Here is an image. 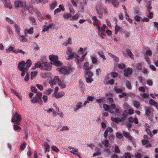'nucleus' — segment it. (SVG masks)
Instances as JSON below:
<instances>
[{"label":"nucleus","mask_w":158,"mask_h":158,"mask_svg":"<svg viewBox=\"0 0 158 158\" xmlns=\"http://www.w3.org/2000/svg\"><path fill=\"white\" fill-rule=\"evenodd\" d=\"M57 70L61 72L63 74H69L70 73L72 69L70 67L64 66L61 68H58Z\"/></svg>","instance_id":"20e7f679"},{"label":"nucleus","mask_w":158,"mask_h":158,"mask_svg":"<svg viewBox=\"0 0 158 158\" xmlns=\"http://www.w3.org/2000/svg\"><path fill=\"white\" fill-rule=\"evenodd\" d=\"M103 107L105 111H107L109 109H110L109 106L106 104H104L103 105Z\"/></svg>","instance_id":"09e8293b"},{"label":"nucleus","mask_w":158,"mask_h":158,"mask_svg":"<svg viewBox=\"0 0 158 158\" xmlns=\"http://www.w3.org/2000/svg\"><path fill=\"white\" fill-rule=\"evenodd\" d=\"M106 25L105 24H103L102 25V27L100 28V32H104L105 31V28L106 27Z\"/></svg>","instance_id":"a19ab883"},{"label":"nucleus","mask_w":158,"mask_h":158,"mask_svg":"<svg viewBox=\"0 0 158 158\" xmlns=\"http://www.w3.org/2000/svg\"><path fill=\"white\" fill-rule=\"evenodd\" d=\"M15 28L16 31L17 32L18 35H19V29L18 26L16 24H15Z\"/></svg>","instance_id":"3c124183"},{"label":"nucleus","mask_w":158,"mask_h":158,"mask_svg":"<svg viewBox=\"0 0 158 158\" xmlns=\"http://www.w3.org/2000/svg\"><path fill=\"white\" fill-rule=\"evenodd\" d=\"M80 16L79 14H76L74 16L72 15L70 20L71 21L73 20H77L78 19L79 17Z\"/></svg>","instance_id":"412c9836"},{"label":"nucleus","mask_w":158,"mask_h":158,"mask_svg":"<svg viewBox=\"0 0 158 158\" xmlns=\"http://www.w3.org/2000/svg\"><path fill=\"white\" fill-rule=\"evenodd\" d=\"M56 5V2H54L50 6V9L51 10H53Z\"/></svg>","instance_id":"473e14b6"},{"label":"nucleus","mask_w":158,"mask_h":158,"mask_svg":"<svg viewBox=\"0 0 158 158\" xmlns=\"http://www.w3.org/2000/svg\"><path fill=\"white\" fill-rule=\"evenodd\" d=\"M12 121L15 124L19 125L20 123L19 121H20V115L18 114L17 112L13 113Z\"/></svg>","instance_id":"39448f33"},{"label":"nucleus","mask_w":158,"mask_h":158,"mask_svg":"<svg viewBox=\"0 0 158 158\" xmlns=\"http://www.w3.org/2000/svg\"><path fill=\"white\" fill-rule=\"evenodd\" d=\"M72 51L71 48L68 47L67 48V49L66 51L67 54L69 55L70 54L72 53Z\"/></svg>","instance_id":"58836bf2"},{"label":"nucleus","mask_w":158,"mask_h":158,"mask_svg":"<svg viewBox=\"0 0 158 158\" xmlns=\"http://www.w3.org/2000/svg\"><path fill=\"white\" fill-rule=\"evenodd\" d=\"M83 106V104L81 102H79L74 108V110L75 111H76L79 108H81Z\"/></svg>","instance_id":"f3484780"},{"label":"nucleus","mask_w":158,"mask_h":158,"mask_svg":"<svg viewBox=\"0 0 158 158\" xmlns=\"http://www.w3.org/2000/svg\"><path fill=\"white\" fill-rule=\"evenodd\" d=\"M91 60L93 64H96L98 61V60L96 58L94 57H91Z\"/></svg>","instance_id":"de8ad7c7"},{"label":"nucleus","mask_w":158,"mask_h":158,"mask_svg":"<svg viewBox=\"0 0 158 158\" xmlns=\"http://www.w3.org/2000/svg\"><path fill=\"white\" fill-rule=\"evenodd\" d=\"M122 29V28L120 27L117 25H116L115 26V34L116 35L118 32L121 30Z\"/></svg>","instance_id":"5701e85b"},{"label":"nucleus","mask_w":158,"mask_h":158,"mask_svg":"<svg viewBox=\"0 0 158 158\" xmlns=\"http://www.w3.org/2000/svg\"><path fill=\"white\" fill-rule=\"evenodd\" d=\"M91 67V66L89 67V64L87 62H85L84 64L83 68L86 70H88Z\"/></svg>","instance_id":"2eb2a0df"},{"label":"nucleus","mask_w":158,"mask_h":158,"mask_svg":"<svg viewBox=\"0 0 158 158\" xmlns=\"http://www.w3.org/2000/svg\"><path fill=\"white\" fill-rule=\"evenodd\" d=\"M111 119L112 121L117 123L118 122H121L123 120H124V118L123 117H121V118L119 117H117L115 118H111Z\"/></svg>","instance_id":"f8f14e48"},{"label":"nucleus","mask_w":158,"mask_h":158,"mask_svg":"<svg viewBox=\"0 0 158 158\" xmlns=\"http://www.w3.org/2000/svg\"><path fill=\"white\" fill-rule=\"evenodd\" d=\"M36 86L40 90H43V87L42 85L40 84H37Z\"/></svg>","instance_id":"4d7b16f0"},{"label":"nucleus","mask_w":158,"mask_h":158,"mask_svg":"<svg viewBox=\"0 0 158 158\" xmlns=\"http://www.w3.org/2000/svg\"><path fill=\"white\" fill-rule=\"evenodd\" d=\"M114 151L116 153H120V151L118 146H115L114 148Z\"/></svg>","instance_id":"774afa93"},{"label":"nucleus","mask_w":158,"mask_h":158,"mask_svg":"<svg viewBox=\"0 0 158 158\" xmlns=\"http://www.w3.org/2000/svg\"><path fill=\"white\" fill-rule=\"evenodd\" d=\"M52 81L54 85H56L58 84H59V82H60L59 81V78L57 76H56L55 77L53 81Z\"/></svg>","instance_id":"aec40b11"},{"label":"nucleus","mask_w":158,"mask_h":158,"mask_svg":"<svg viewBox=\"0 0 158 158\" xmlns=\"http://www.w3.org/2000/svg\"><path fill=\"white\" fill-rule=\"evenodd\" d=\"M6 20L7 22H8V23H10V24L14 23L13 21L12 20L10 19L9 18L6 17Z\"/></svg>","instance_id":"864d4df0"},{"label":"nucleus","mask_w":158,"mask_h":158,"mask_svg":"<svg viewBox=\"0 0 158 158\" xmlns=\"http://www.w3.org/2000/svg\"><path fill=\"white\" fill-rule=\"evenodd\" d=\"M29 19L31 21H32V23H34V25H36V23L35 22V19L34 17L31 16L29 17Z\"/></svg>","instance_id":"603ef678"},{"label":"nucleus","mask_w":158,"mask_h":158,"mask_svg":"<svg viewBox=\"0 0 158 158\" xmlns=\"http://www.w3.org/2000/svg\"><path fill=\"white\" fill-rule=\"evenodd\" d=\"M126 52L127 55L129 56L131 58H132V57L133 56V55L131 51L129 49H126Z\"/></svg>","instance_id":"a878e982"},{"label":"nucleus","mask_w":158,"mask_h":158,"mask_svg":"<svg viewBox=\"0 0 158 158\" xmlns=\"http://www.w3.org/2000/svg\"><path fill=\"white\" fill-rule=\"evenodd\" d=\"M31 91L32 92L36 93L37 92V89L35 87L31 86Z\"/></svg>","instance_id":"e2e57ef3"},{"label":"nucleus","mask_w":158,"mask_h":158,"mask_svg":"<svg viewBox=\"0 0 158 158\" xmlns=\"http://www.w3.org/2000/svg\"><path fill=\"white\" fill-rule=\"evenodd\" d=\"M45 152H49V146L47 144H45L44 145Z\"/></svg>","instance_id":"c9c22d12"},{"label":"nucleus","mask_w":158,"mask_h":158,"mask_svg":"<svg viewBox=\"0 0 158 158\" xmlns=\"http://www.w3.org/2000/svg\"><path fill=\"white\" fill-rule=\"evenodd\" d=\"M2 1L5 7L11 9L12 6L11 5L9 0H0V2Z\"/></svg>","instance_id":"9d476101"},{"label":"nucleus","mask_w":158,"mask_h":158,"mask_svg":"<svg viewBox=\"0 0 158 158\" xmlns=\"http://www.w3.org/2000/svg\"><path fill=\"white\" fill-rule=\"evenodd\" d=\"M141 96L144 99L148 98L149 97V94L147 93H144Z\"/></svg>","instance_id":"c03bdc74"},{"label":"nucleus","mask_w":158,"mask_h":158,"mask_svg":"<svg viewBox=\"0 0 158 158\" xmlns=\"http://www.w3.org/2000/svg\"><path fill=\"white\" fill-rule=\"evenodd\" d=\"M37 96L38 98V99H39V100L40 101V102L41 103V97L42 96V93L40 92H37Z\"/></svg>","instance_id":"7c9ffc66"},{"label":"nucleus","mask_w":158,"mask_h":158,"mask_svg":"<svg viewBox=\"0 0 158 158\" xmlns=\"http://www.w3.org/2000/svg\"><path fill=\"white\" fill-rule=\"evenodd\" d=\"M145 131H146V132H147V134L148 135L151 136H152V134L151 133L150 131V130L149 129H148V128H146L145 129Z\"/></svg>","instance_id":"13d9d810"},{"label":"nucleus","mask_w":158,"mask_h":158,"mask_svg":"<svg viewBox=\"0 0 158 158\" xmlns=\"http://www.w3.org/2000/svg\"><path fill=\"white\" fill-rule=\"evenodd\" d=\"M77 58L78 57V56L75 53H72L68 56V59H71L73 58Z\"/></svg>","instance_id":"dca6fc26"},{"label":"nucleus","mask_w":158,"mask_h":158,"mask_svg":"<svg viewBox=\"0 0 158 158\" xmlns=\"http://www.w3.org/2000/svg\"><path fill=\"white\" fill-rule=\"evenodd\" d=\"M72 15L70 13H68L63 15V17L65 19H68Z\"/></svg>","instance_id":"72a5a7b5"},{"label":"nucleus","mask_w":158,"mask_h":158,"mask_svg":"<svg viewBox=\"0 0 158 158\" xmlns=\"http://www.w3.org/2000/svg\"><path fill=\"white\" fill-rule=\"evenodd\" d=\"M20 38L21 39V40L23 42H24L27 41V39H26L23 36H21Z\"/></svg>","instance_id":"052dcab7"},{"label":"nucleus","mask_w":158,"mask_h":158,"mask_svg":"<svg viewBox=\"0 0 158 158\" xmlns=\"http://www.w3.org/2000/svg\"><path fill=\"white\" fill-rule=\"evenodd\" d=\"M126 85L127 86V87L129 89H131V83L130 82L128 81H126Z\"/></svg>","instance_id":"2f4dec72"},{"label":"nucleus","mask_w":158,"mask_h":158,"mask_svg":"<svg viewBox=\"0 0 158 158\" xmlns=\"http://www.w3.org/2000/svg\"><path fill=\"white\" fill-rule=\"evenodd\" d=\"M102 143L104 144L105 147H108L109 142L107 140H105L104 142H102Z\"/></svg>","instance_id":"8fccbe9b"},{"label":"nucleus","mask_w":158,"mask_h":158,"mask_svg":"<svg viewBox=\"0 0 158 158\" xmlns=\"http://www.w3.org/2000/svg\"><path fill=\"white\" fill-rule=\"evenodd\" d=\"M123 134L124 136L125 137L127 138L130 140H132V137L130 135L129 133L124 131H123Z\"/></svg>","instance_id":"ddd939ff"},{"label":"nucleus","mask_w":158,"mask_h":158,"mask_svg":"<svg viewBox=\"0 0 158 158\" xmlns=\"http://www.w3.org/2000/svg\"><path fill=\"white\" fill-rule=\"evenodd\" d=\"M132 72V69L130 68H128L127 69L124 70L123 71L124 75L126 77H127L129 75H131Z\"/></svg>","instance_id":"1a4fd4ad"},{"label":"nucleus","mask_w":158,"mask_h":158,"mask_svg":"<svg viewBox=\"0 0 158 158\" xmlns=\"http://www.w3.org/2000/svg\"><path fill=\"white\" fill-rule=\"evenodd\" d=\"M127 95V94L125 92H123L121 94H120L119 95V98H122L123 97L126 96Z\"/></svg>","instance_id":"680f3d73"},{"label":"nucleus","mask_w":158,"mask_h":158,"mask_svg":"<svg viewBox=\"0 0 158 158\" xmlns=\"http://www.w3.org/2000/svg\"><path fill=\"white\" fill-rule=\"evenodd\" d=\"M64 92H61L58 94L57 93L56 95H54V96L56 98H58L64 96Z\"/></svg>","instance_id":"a211bd4d"},{"label":"nucleus","mask_w":158,"mask_h":158,"mask_svg":"<svg viewBox=\"0 0 158 158\" xmlns=\"http://www.w3.org/2000/svg\"><path fill=\"white\" fill-rule=\"evenodd\" d=\"M38 72L35 71L34 72H31V80L33 79V77H35L37 74Z\"/></svg>","instance_id":"bb28decb"},{"label":"nucleus","mask_w":158,"mask_h":158,"mask_svg":"<svg viewBox=\"0 0 158 158\" xmlns=\"http://www.w3.org/2000/svg\"><path fill=\"white\" fill-rule=\"evenodd\" d=\"M43 63H40V61L38 62L35 65L37 68H40L41 69H44L43 67Z\"/></svg>","instance_id":"4468645a"},{"label":"nucleus","mask_w":158,"mask_h":158,"mask_svg":"<svg viewBox=\"0 0 158 158\" xmlns=\"http://www.w3.org/2000/svg\"><path fill=\"white\" fill-rule=\"evenodd\" d=\"M156 102L153 99H151L149 101V103L151 105H154Z\"/></svg>","instance_id":"a18cd8bd"},{"label":"nucleus","mask_w":158,"mask_h":158,"mask_svg":"<svg viewBox=\"0 0 158 158\" xmlns=\"http://www.w3.org/2000/svg\"><path fill=\"white\" fill-rule=\"evenodd\" d=\"M26 143L25 142H23L22 144L20 145V151L23 150L25 147Z\"/></svg>","instance_id":"ea45409f"},{"label":"nucleus","mask_w":158,"mask_h":158,"mask_svg":"<svg viewBox=\"0 0 158 158\" xmlns=\"http://www.w3.org/2000/svg\"><path fill=\"white\" fill-rule=\"evenodd\" d=\"M112 3L114 5V6L116 7L117 8L118 6L119 2H118V1L117 0H112V1H111Z\"/></svg>","instance_id":"393cba45"},{"label":"nucleus","mask_w":158,"mask_h":158,"mask_svg":"<svg viewBox=\"0 0 158 158\" xmlns=\"http://www.w3.org/2000/svg\"><path fill=\"white\" fill-rule=\"evenodd\" d=\"M143 144L146 147H150V144L147 140H143L142 141Z\"/></svg>","instance_id":"b1692460"},{"label":"nucleus","mask_w":158,"mask_h":158,"mask_svg":"<svg viewBox=\"0 0 158 158\" xmlns=\"http://www.w3.org/2000/svg\"><path fill=\"white\" fill-rule=\"evenodd\" d=\"M109 55L111 57H112L113 58L114 60H115L117 61H118V58H117L116 56H114V55L112 54L111 53H110L109 54Z\"/></svg>","instance_id":"5fc2aeb1"},{"label":"nucleus","mask_w":158,"mask_h":158,"mask_svg":"<svg viewBox=\"0 0 158 158\" xmlns=\"http://www.w3.org/2000/svg\"><path fill=\"white\" fill-rule=\"evenodd\" d=\"M28 8L27 3L24 0H20V10H22L24 19L26 15V12L28 10Z\"/></svg>","instance_id":"f03ea898"},{"label":"nucleus","mask_w":158,"mask_h":158,"mask_svg":"<svg viewBox=\"0 0 158 158\" xmlns=\"http://www.w3.org/2000/svg\"><path fill=\"white\" fill-rule=\"evenodd\" d=\"M49 59L53 62V64L56 66L61 65L62 63L58 60V56L56 55H52L49 56Z\"/></svg>","instance_id":"7ed1b4c3"},{"label":"nucleus","mask_w":158,"mask_h":158,"mask_svg":"<svg viewBox=\"0 0 158 158\" xmlns=\"http://www.w3.org/2000/svg\"><path fill=\"white\" fill-rule=\"evenodd\" d=\"M145 110L146 112V114L148 116H150L154 111L152 108L147 106L145 107Z\"/></svg>","instance_id":"6e6552de"},{"label":"nucleus","mask_w":158,"mask_h":158,"mask_svg":"<svg viewBox=\"0 0 158 158\" xmlns=\"http://www.w3.org/2000/svg\"><path fill=\"white\" fill-rule=\"evenodd\" d=\"M98 55L102 57L103 59L106 60V58L105 56L103 55V53L101 51L98 52Z\"/></svg>","instance_id":"4c0bfd02"},{"label":"nucleus","mask_w":158,"mask_h":158,"mask_svg":"<svg viewBox=\"0 0 158 158\" xmlns=\"http://www.w3.org/2000/svg\"><path fill=\"white\" fill-rule=\"evenodd\" d=\"M51 148L53 151H55L56 152H57L59 151V149L56 146H53L51 147Z\"/></svg>","instance_id":"49530a36"},{"label":"nucleus","mask_w":158,"mask_h":158,"mask_svg":"<svg viewBox=\"0 0 158 158\" xmlns=\"http://www.w3.org/2000/svg\"><path fill=\"white\" fill-rule=\"evenodd\" d=\"M146 54L147 55H148L149 56H151L152 54V52L150 50H148L146 51Z\"/></svg>","instance_id":"bf43d9fd"},{"label":"nucleus","mask_w":158,"mask_h":158,"mask_svg":"<svg viewBox=\"0 0 158 158\" xmlns=\"http://www.w3.org/2000/svg\"><path fill=\"white\" fill-rule=\"evenodd\" d=\"M113 108L114 110L116 109V106L115 104H111V105L110 106V112L112 114V113H114L113 111L111 110V109Z\"/></svg>","instance_id":"cd10ccee"},{"label":"nucleus","mask_w":158,"mask_h":158,"mask_svg":"<svg viewBox=\"0 0 158 158\" xmlns=\"http://www.w3.org/2000/svg\"><path fill=\"white\" fill-rule=\"evenodd\" d=\"M27 64H26L25 62L24 61H20V71L22 72L21 75L23 77L25 76L24 77V79L25 81H28L29 79V75L28 71V64H29V66H30L31 63V60H28L27 61Z\"/></svg>","instance_id":"f257e3e1"},{"label":"nucleus","mask_w":158,"mask_h":158,"mask_svg":"<svg viewBox=\"0 0 158 158\" xmlns=\"http://www.w3.org/2000/svg\"><path fill=\"white\" fill-rule=\"evenodd\" d=\"M33 31V29H31L29 30H27V32H25V37L27 36V33H28L29 34H31L32 33Z\"/></svg>","instance_id":"e433bc0d"},{"label":"nucleus","mask_w":158,"mask_h":158,"mask_svg":"<svg viewBox=\"0 0 158 158\" xmlns=\"http://www.w3.org/2000/svg\"><path fill=\"white\" fill-rule=\"evenodd\" d=\"M11 91L12 93L15 94L16 96L19 98H20V96L18 92H17L16 91H15L13 89H11Z\"/></svg>","instance_id":"79ce46f5"},{"label":"nucleus","mask_w":158,"mask_h":158,"mask_svg":"<svg viewBox=\"0 0 158 158\" xmlns=\"http://www.w3.org/2000/svg\"><path fill=\"white\" fill-rule=\"evenodd\" d=\"M15 6L16 8H19V5H20V0H18L17 1H16L14 3Z\"/></svg>","instance_id":"f704fd0d"},{"label":"nucleus","mask_w":158,"mask_h":158,"mask_svg":"<svg viewBox=\"0 0 158 158\" xmlns=\"http://www.w3.org/2000/svg\"><path fill=\"white\" fill-rule=\"evenodd\" d=\"M85 58V57H84L83 56H82L80 60H77L78 63L79 64L80 63V62H82L84 60Z\"/></svg>","instance_id":"338daca9"},{"label":"nucleus","mask_w":158,"mask_h":158,"mask_svg":"<svg viewBox=\"0 0 158 158\" xmlns=\"http://www.w3.org/2000/svg\"><path fill=\"white\" fill-rule=\"evenodd\" d=\"M124 157L125 158H131V156L128 152L126 153L125 154Z\"/></svg>","instance_id":"69168bd1"},{"label":"nucleus","mask_w":158,"mask_h":158,"mask_svg":"<svg viewBox=\"0 0 158 158\" xmlns=\"http://www.w3.org/2000/svg\"><path fill=\"white\" fill-rule=\"evenodd\" d=\"M52 91V89H46L44 91V94L47 95H49Z\"/></svg>","instance_id":"c85d7f7f"},{"label":"nucleus","mask_w":158,"mask_h":158,"mask_svg":"<svg viewBox=\"0 0 158 158\" xmlns=\"http://www.w3.org/2000/svg\"><path fill=\"white\" fill-rule=\"evenodd\" d=\"M43 66L44 68V69H43V70L49 71L52 68V64L48 62H44Z\"/></svg>","instance_id":"0eeeda50"},{"label":"nucleus","mask_w":158,"mask_h":158,"mask_svg":"<svg viewBox=\"0 0 158 158\" xmlns=\"http://www.w3.org/2000/svg\"><path fill=\"white\" fill-rule=\"evenodd\" d=\"M114 91L117 93H122L123 90L122 89L118 88L117 87L115 86L114 88Z\"/></svg>","instance_id":"4be33fe9"},{"label":"nucleus","mask_w":158,"mask_h":158,"mask_svg":"<svg viewBox=\"0 0 158 158\" xmlns=\"http://www.w3.org/2000/svg\"><path fill=\"white\" fill-rule=\"evenodd\" d=\"M69 129V128L67 126H64L61 129L60 131H62L64 130H68Z\"/></svg>","instance_id":"0e129e2a"},{"label":"nucleus","mask_w":158,"mask_h":158,"mask_svg":"<svg viewBox=\"0 0 158 158\" xmlns=\"http://www.w3.org/2000/svg\"><path fill=\"white\" fill-rule=\"evenodd\" d=\"M133 105L137 109L139 108L140 106V102L137 101H134L133 102Z\"/></svg>","instance_id":"6ab92c4d"},{"label":"nucleus","mask_w":158,"mask_h":158,"mask_svg":"<svg viewBox=\"0 0 158 158\" xmlns=\"http://www.w3.org/2000/svg\"><path fill=\"white\" fill-rule=\"evenodd\" d=\"M54 25V24L53 23H52L51 24H50L48 26H44L43 27V31L44 32L47 31L48 30L49 28H52V26Z\"/></svg>","instance_id":"9b49d317"},{"label":"nucleus","mask_w":158,"mask_h":158,"mask_svg":"<svg viewBox=\"0 0 158 158\" xmlns=\"http://www.w3.org/2000/svg\"><path fill=\"white\" fill-rule=\"evenodd\" d=\"M59 85L62 88H65V85L61 81H60Z\"/></svg>","instance_id":"6e6d98bb"},{"label":"nucleus","mask_w":158,"mask_h":158,"mask_svg":"<svg viewBox=\"0 0 158 158\" xmlns=\"http://www.w3.org/2000/svg\"><path fill=\"white\" fill-rule=\"evenodd\" d=\"M85 76L87 83H90L93 81L92 79L91 78L93 76V73L91 71H89L86 72Z\"/></svg>","instance_id":"423d86ee"},{"label":"nucleus","mask_w":158,"mask_h":158,"mask_svg":"<svg viewBox=\"0 0 158 158\" xmlns=\"http://www.w3.org/2000/svg\"><path fill=\"white\" fill-rule=\"evenodd\" d=\"M31 102L33 103H36L37 102L39 103L40 102V101L39 100V99L38 98H37L36 97H34L31 100Z\"/></svg>","instance_id":"c756f323"},{"label":"nucleus","mask_w":158,"mask_h":158,"mask_svg":"<svg viewBox=\"0 0 158 158\" xmlns=\"http://www.w3.org/2000/svg\"><path fill=\"white\" fill-rule=\"evenodd\" d=\"M14 49V48L12 46H10L8 48L6 49V52L7 53H10V52L13 50Z\"/></svg>","instance_id":"37998d69"}]
</instances>
